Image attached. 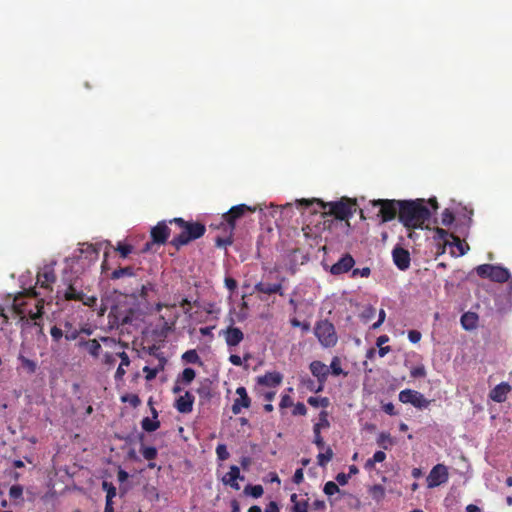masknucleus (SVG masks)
Listing matches in <instances>:
<instances>
[{"mask_svg": "<svg viewBox=\"0 0 512 512\" xmlns=\"http://www.w3.org/2000/svg\"><path fill=\"white\" fill-rule=\"evenodd\" d=\"M431 217L424 199L401 200L399 222L408 230L423 229Z\"/></svg>", "mask_w": 512, "mask_h": 512, "instance_id": "nucleus-1", "label": "nucleus"}, {"mask_svg": "<svg viewBox=\"0 0 512 512\" xmlns=\"http://www.w3.org/2000/svg\"><path fill=\"white\" fill-rule=\"evenodd\" d=\"M300 206L309 207L312 205H317L318 208L323 210L324 215L333 216L337 220H347L349 219L355 212L357 208L356 200H352L349 198H341L339 201L335 202H327L320 199H301L299 200Z\"/></svg>", "mask_w": 512, "mask_h": 512, "instance_id": "nucleus-2", "label": "nucleus"}, {"mask_svg": "<svg viewBox=\"0 0 512 512\" xmlns=\"http://www.w3.org/2000/svg\"><path fill=\"white\" fill-rule=\"evenodd\" d=\"M168 223L171 225L175 224L179 229V233L170 241V245L176 250H180L181 247L201 238L206 232V227L203 223L186 221L181 217L170 219Z\"/></svg>", "mask_w": 512, "mask_h": 512, "instance_id": "nucleus-3", "label": "nucleus"}, {"mask_svg": "<svg viewBox=\"0 0 512 512\" xmlns=\"http://www.w3.org/2000/svg\"><path fill=\"white\" fill-rule=\"evenodd\" d=\"M26 294L29 296L30 300L34 301L35 310H33V309L28 310L26 308V306L28 305V302L22 301V297H23L22 294H19L18 296H16L14 298L13 305H12L13 310L21 318H24L27 315V316H29L30 319L36 321L37 319L41 318L43 315L44 301L42 299L41 300L35 299L37 294L34 289H29L26 292Z\"/></svg>", "mask_w": 512, "mask_h": 512, "instance_id": "nucleus-4", "label": "nucleus"}, {"mask_svg": "<svg viewBox=\"0 0 512 512\" xmlns=\"http://www.w3.org/2000/svg\"><path fill=\"white\" fill-rule=\"evenodd\" d=\"M314 335L324 348H332L338 342L335 326L327 319H322L315 323Z\"/></svg>", "mask_w": 512, "mask_h": 512, "instance_id": "nucleus-5", "label": "nucleus"}, {"mask_svg": "<svg viewBox=\"0 0 512 512\" xmlns=\"http://www.w3.org/2000/svg\"><path fill=\"white\" fill-rule=\"evenodd\" d=\"M477 275L481 278H487L491 281L504 283L511 278L507 268L492 264H482L476 267Z\"/></svg>", "mask_w": 512, "mask_h": 512, "instance_id": "nucleus-6", "label": "nucleus"}, {"mask_svg": "<svg viewBox=\"0 0 512 512\" xmlns=\"http://www.w3.org/2000/svg\"><path fill=\"white\" fill-rule=\"evenodd\" d=\"M372 206L378 207V216L382 222H389L399 217L401 200L378 199L371 201Z\"/></svg>", "mask_w": 512, "mask_h": 512, "instance_id": "nucleus-7", "label": "nucleus"}, {"mask_svg": "<svg viewBox=\"0 0 512 512\" xmlns=\"http://www.w3.org/2000/svg\"><path fill=\"white\" fill-rule=\"evenodd\" d=\"M255 210L256 208L254 207L246 204H239L231 207L228 212L224 213L222 219L228 225L230 233H232L235 229L237 220L244 217L247 213L255 212Z\"/></svg>", "mask_w": 512, "mask_h": 512, "instance_id": "nucleus-8", "label": "nucleus"}, {"mask_svg": "<svg viewBox=\"0 0 512 512\" xmlns=\"http://www.w3.org/2000/svg\"><path fill=\"white\" fill-rule=\"evenodd\" d=\"M399 401L404 404L409 403L418 409H426L431 403L422 393L412 389L402 390L399 393Z\"/></svg>", "mask_w": 512, "mask_h": 512, "instance_id": "nucleus-9", "label": "nucleus"}, {"mask_svg": "<svg viewBox=\"0 0 512 512\" xmlns=\"http://www.w3.org/2000/svg\"><path fill=\"white\" fill-rule=\"evenodd\" d=\"M311 374L317 378L318 387H309L311 391L319 393L324 389V385L329 376V367L319 360L312 361L309 365Z\"/></svg>", "mask_w": 512, "mask_h": 512, "instance_id": "nucleus-10", "label": "nucleus"}, {"mask_svg": "<svg viewBox=\"0 0 512 512\" xmlns=\"http://www.w3.org/2000/svg\"><path fill=\"white\" fill-rule=\"evenodd\" d=\"M448 468L444 464L435 465L429 472L426 481L429 488H434L448 481Z\"/></svg>", "mask_w": 512, "mask_h": 512, "instance_id": "nucleus-11", "label": "nucleus"}, {"mask_svg": "<svg viewBox=\"0 0 512 512\" xmlns=\"http://www.w3.org/2000/svg\"><path fill=\"white\" fill-rule=\"evenodd\" d=\"M64 299L67 301H80L84 305L92 306L96 302V297L86 296L83 291L76 288V282H70L64 291Z\"/></svg>", "mask_w": 512, "mask_h": 512, "instance_id": "nucleus-12", "label": "nucleus"}, {"mask_svg": "<svg viewBox=\"0 0 512 512\" xmlns=\"http://www.w3.org/2000/svg\"><path fill=\"white\" fill-rule=\"evenodd\" d=\"M56 281V274L54 270V265L49 264L45 265L38 273H37V284L40 287L45 289L52 290V284Z\"/></svg>", "mask_w": 512, "mask_h": 512, "instance_id": "nucleus-13", "label": "nucleus"}, {"mask_svg": "<svg viewBox=\"0 0 512 512\" xmlns=\"http://www.w3.org/2000/svg\"><path fill=\"white\" fill-rule=\"evenodd\" d=\"M171 229L168 227V222L160 221L151 229L152 243L163 245L167 242L170 236Z\"/></svg>", "mask_w": 512, "mask_h": 512, "instance_id": "nucleus-14", "label": "nucleus"}, {"mask_svg": "<svg viewBox=\"0 0 512 512\" xmlns=\"http://www.w3.org/2000/svg\"><path fill=\"white\" fill-rule=\"evenodd\" d=\"M392 258L396 267L401 271H406L410 267V253L407 249L397 245L392 250Z\"/></svg>", "mask_w": 512, "mask_h": 512, "instance_id": "nucleus-15", "label": "nucleus"}, {"mask_svg": "<svg viewBox=\"0 0 512 512\" xmlns=\"http://www.w3.org/2000/svg\"><path fill=\"white\" fill-rule=\"evenodd\" d=\"M221 334L223 335L229 348L238 346L244 339V333L242 330L233 325L227 327L225 330H222Z\"/></svg>", "mask_w": 512, "mask_h": 512, "instance_id": "nucleus-16", "label": "nucleus"}, {"mask_svg": "<svg viewBox=\"0 0 512 512\" xmlns=\"http://www.w3.org/2000/svg\"><path fill=\"white\" fill-rule=\"evenodd\" d=\"M113 315L114 321L113 324L119 326H125L127 324H132L135 320L136 311L134 309L120 310L115 309L112 310L109 317Z\"/></svg>", "mask_w": 512, "mask_h": 512, "instance_id": "nucleus-17", "label": "nucleus"}, {"mask_svg": "<svg viewBox=\"0 0 512 512\" xmlns=\"http://www.w3.org/2000/svg\"><path fill=\"white\" fill-rule=\"evenodd\" d=\"M236 394L238 398L234 400L232 404L231 410L234 415H238L242 408H249L251 406V399L248 396L247 390L245 387L241 386L236 389Z\"/></svg>", "mask_w": 512, "mask_h": 512, "instance_id": "nucleus-18", "label": "nucleus"}, {"mask_svg": "<svg viewBox=\"0 0 512 512\" xmlns=\"http://www.w3.org/2000/svg\"><path fill=\"white\" fill-rule=\"evenodd\" d=\"M354 264V258L349 253H346L331 266L330 272L333 275L347 273L353 268Z\"/></svg>", "mask_w": 512, "mask_h": 512, "instance_id": "nucleus-19", "label": "nucleus"}, {"mask_svg": "<svg viewBox=\"0 0 512 512\" xmlns=\"http://www.w3.org/2000/svg\"><path fill=\"white\" fill-rule=\"evenodd\" d=\"M194 401V395L190 391H185L184 395L175 400L174 407L178 412L188 414L193 410Z\"/></svg>", "mask_w": 512, "mask_h": 512, "instance_id": "nucleus-20", "label": "nucleus"}, {"mask_svg": "<svg viewBox=\"0 0 512 512\" xmlns=\"http://www.w3.org/2000/svg\"><path fill=\"white\" fill-rule=\"evenodd\" d=\"M237 480H242L243 481L244 480V476H242L240 474V469H239L238 466L232 465L230 467L229 472H227L223 476L222 482H223L224 485H228L231 488H233L234 490H239L240 486H239Z\"/></svg>", "mask_w": 512, "mask_h": 512, "instance_id": "nucleus-21", "label": "nucleus"}, {"mask_svg": "<svg viewBox=\"0 0 512 512\" xmlns=\"http://www.w3.org/2000/svg\"><path fill=\"white\" fill-rule=\"evenodd\" d=\"M511 391V386L507 382H501L496 385L489 393V397L497 403L506 401L508 393Z\"/></svg>", "mask_w": 512, "mask_h": 512, "instance_id": "nucleus-22", "label": "nucleus"}, {"mask_svg": "<svg viewBox=\"0 0 512 512\" xmlns=\"http://www.w3.org/2000/svg\"><path fill=\"white\" fill-rule=\"evenodd\" d=\"M285 278L283 277L281 281H284ZM255 291L267 295L272 294H279L280 296L284 295L283 289H282V282L279 283H265V282H259L254 287Z\"/></svg>", "mask_w": 512, "mask_h": 512, "instance_id": "nucleus-23", "label": "nucleus"}, {"mask_svg": "<svg viewBox=\"0 0 512 512\" xmlns=\"http://www.w3.org/2000/svg\"><path fill=\"white\" fill-rule=\"evenodd\" d=\"M283 376L279 372H267L263 376L258 377V384L276 387L281 384Z\"/></svg>", "mask_w": 512, "mask_h": 512, "instance_id": "nucleus-24", "label": "nucleus"}, {"mask_svg": "<svg viewBox=\"0 0 512 512\" xmlns=\"http://www.w3.org/2000/svg\"><path fill=\"white\" fill-rule=\"evenodd\" d=\"M77 345L80 348H85L87 352L94 358H98L100 355L101 345L96 339H81Z\"/></svg>", "mask_w": 512, "mask_h": 512, "instance_id": "nucleus-25", "label": "nucleus"}, {"mask_svg": "<svg viewBox=\"0 0 512 512\" xmlns=\"http://www.w3.org/2000/svg\"><path fill=\"white\" fill-rule=\"evenodd\" d=\"M478 315L474 312H465L460 319L462 327L467 330L471 331L475 329L478 325Z\"/></svg>", "mask_w": 512, "mask_h": 512, "instance_id": "nucleus-26", "label": "nucleus"}, {"mask_svg": "<svg viewBox=\"0 0 512 512\" xmlns=\"http://www.w3.org/2000/svg\"><path fill=\"white\" fill-rule=\"evenodd\" d=\"M196 377V372L193 368H185L181 374L177 376L178 383H182L183 386L189 385Z\"/></svg>", "mask_w": 512, "mask_h": 512, "instance_id": "nucleus-27", "label": "nucleus"}, {"mask_svg": "<svg viewBox=\"0 0 512 512\" xmlns=\"http://www.w3.org/2000/svg\"><path fill=\"white\" fill-rule=\"evenodd\" d=\"M197 394L201 399L209 400L212 398V388H211V382L206 379L203 382H201L200 386L196 390Z\"/></svg>", "mask_w": 512, "mask_h": 512, "instance_id": "nucleus-28", "label": "nucleus"}, {"mask_svg": "<svg viewBox=\"0 0 512 512\" xmlns=\"http://www.w3.org/2000/svg\"><path fill=\"white\" fill-rule=\"evenodd\" d=\"M124 276H127V277L135 276V269L132 266L120 267L118 269H115L111 273L110 278L112 280H116V279H120Z\"/></svg>", "mask_w": 512, "mask_h": 512, "instance_id": "nucleus-29", "label": "nucleus"}, {"mask_svg": "<svg viewBox=\"0 0 512 512\" xmlns=\"http://www.w3.org/2000/svg\"><path fill=\"white\" fill-rule=\"evenodd\" d=\"M328 367H329V373H331L333 376H339V375L347 376V374H348L341 368V360L337 356L332 358L330 366H328Z\"/></svg>", "mask_w": 512, "mask_h": 512, "instance_id": "nucleus-30", "label": "nucleus"}, {"mask_svg": "<svg viewBox=\"0 0 512 512\" xmlns=\"http://www.w3.org/2000/svg\"><path fill=\"white\" fill-rule=\"evenodd\" d=\"M18 360L21 363L22 368L29 374H33L36 372L37 363L33 360L26 358L24 355L19 354Z\"/></svg>", "mask_w": 512, "mask_h": 512, "instance_id": "nucleus-31", "label": "nucleus"}, {"mask_svg": "<svg viewBox=\"0 0 512 512\" xmlns=\"http://www.w3.org/2000/svg\"><path fill=\"white\" fill-rule=\"evenodd\" d=\"M450 238L452 239V242H449L448 245H453L458 249L459 253L457 254V256H463L469 249L468 244L462 241L458 236L454 234H451Z\"/></svg>", "mask_w": 512, "mask_h": 512, "instance_id": "nucleus-32", "label": "nucleus"}, {"mask_svg": "<svg viewBox=\"0 0 512 512\" xmlns=\"http://www.w3.org/2000/svg\"><path fill=\"white\" fill-rule=\"evenodd\" d=\"M81 331L74 328L72 323L70 322H65L64 324V336H65V339L68 340V341H72V340H75L79 337Z\"/></svg>", "mask_w": 512, "mask_h": 512, "instance_id": "nucleus-33", "label": "nucleus"}, {"mask_svg": "<svg viewBox=\"0 0 512 512\" xmlns=\"http://www.w3.org/2000/svg\"><path fill=\"white\" fill-rule=\"evenodd\" d=\"M182 360L190 364H202L201 358L195 349H190L184 352L182 355Z\"/></svg>", "mask_w": 512, "mask_h": 512, "instance_id": "nucleus-34", "label": "nucleus"}, {"mask_svg": "<svg viewBox=\"0 0 512 512\" xmlns=\"http://www.w3.org/2000/svg\"><path fill=\"white\" fill-rule=\"evenodd\" d=\"M263 493H264V489H263L262 485H260V484H258V485L248 484L244 488V494L249 495L253 498H259L263 495Z\"/></svg>", "mask_w": 512, "mask_h": 512, "instance_id": "nucleus-35", "label": "nucleus"}, {"mask_svg": "<svg viewBox=\"0 0 512 512\" xmlns=\"http://www.w3.org/2000/svg\"><path fill=\"white\" fill-rule=\"evenodd\" d=\"M377 444L387 450L394 444V440L389 433L382 432L377 437Z\"/></svg>", "mask_w": 512, "mask_h": 512, "instance_id": "nucleus-36", "label": "nucleus"}, {"mask_svg": "<svg viewBox=\"0 0 512 512\" xmlns=\"http://www.w3.org/2000/svg\"><path fill=\"white\" fill-rule=\"evenodd\" d=\"M141 426L146 432H154L160 427V422L158 420H151L149 417H145L141 422Z\"/></svg>", "mask_w": 512, "mask_h": 512, "instance_id": "nucleus-37", "label": "nucleus"}, {"mask_svg": "<svg viewBox=\"0 0 512 512\" xmlns=\"http://www.w3.org/2000/svg\"><path fill=\"white\" fill-rule=\"evenodd\" d=\"M308 404L311 405L312 407H323V408H326L329 406L330 404V401L327 397H309L308 400H307Z\"/></svg>", "mask_w": 512, "mask_h": 512, "instance_id": "nucleus-38", "label": "nucleus"}, {"mask_svg": "<svg viewBox=\"0 0 512 512\" xmlns=\"http://www.w3.org/2000/svg\"><path fill=\"white\" fill-rule=\"evenodd\" d=\"M333 455H334V453H333L332 449L330 447H328L327 450L325 451V453L318 454V456H317L318 465L321 467L326 466V464L332 460Z\"/></svg>", "mask_w": 512, "mask_h": 512, "instance_id": "nucleus-39", "label": "nucleus"}, {"mask_svg": "<svg viewBox=\"0 0 512 512\" xmlns=\"http://www.w3.org/2000/svg\"><path fill=\"white\" fill-rule=\"evenodd\" d=\"M370 494L374 500L379 502L385 497V489L382 485L376 484L370 488Z\"/></svg>", "mask_w": 512, "mask_h": 512, "instance_id": "nucleus-40", "label": "nucleus"}, {"mask_svg": "<svg viewBox=\"0 0 512 512\" xmlns=\"http://www.w3.org/2000/svg\"><path fill=\"white\" fill-rule=\"evenodd\" d=\"M102 489L106 492V500L111 501L117 494L116 487L108 481L102 482Z\"/></svg>", "mask_w": 512, "mask_h": 512, "instance_id": "nucleus-41", "label": "nucleus"}, {"mask_svg": "<svg viewBox=\"0 0 512 512\" xmlns=\"http://www.w3.org/2000/svg\"><path fill=\"white\" fill-rule=\"evenodd\" d=\"M313 427H318V430L327 429L330 427V422L328 420V412L323 410L319 413V420L314 424Z\"/></svg>", "mask_w": 512, "mask_h": 512, "instance_id": "nucleus-42", "label": "nucleus"}, {"mask_svg": "<svg viewBox=\"0 0 512 512\" xmlns=\"http://www.w3.org/2000/svg\"><path fill=\"white\" fill-rule=\"evenodd\" d=\"M115 250L119 252L121 258H127L133 251V246L127 243L118 242Z\"/></svg>", "mask_w": 512, "mask_h": 512, "instance_id": "nucleus-43", "label": "nucleus"}, {"mask_svg": "<svg viewBox=\"0 0 512 512\" xmlns=\"http://www.w3.org/2000/svg\"><path fill=\"white\" fill-rule=\"evenodd\" d=\"M164 368V364L161 363L159 367L151 368L149 366H145L143 368V372L146 374L145 378L147 381H151L156 378L158 372Z\"/></svg>", "mask_w": 512, "mask_h": 512, "instance_id": "nucleus-44", "label": "nucleus"}, {"mask_svg": "<svg viewBox=\"0 0 512 512\" xmlns=\"http://www.w3.org/2000/svg\"><path fill=\"white\" fill-rule=\"evenodd\" d=\"M141 453H142V456L148 460V461H152L154 460L156 457H157V449L155 447H152V446H149V447H142L141 449Z\"/></svg>", "mask_w": 512, "mask_h": 512, "instance_id": "nucleus-45", "label": "nucleus"}, {"mask_svg": "<svg viewBox=\"0 0 512 512\" xmlns=\"http://www.w3.org/2000/svg\"><path fill=\"white\" fill-rule=\"evenodd\" d=\"M454 219L455 217L453 212L448 208H446L441 214V223L444 226H450L454 222Z\"/></svg>", "mask_w": 512, "mask_h": 512, "instance_id": "nucleus-46", "label": "nucleus"}, {"mask_svg": "<svg viewBox=\"0 0 512 512\" xmlns=\"http://www.w3.org/2000/svg\"><path fill=\"white\" fill-rule=\"evenodd\" d=\"M216 454L219 460H227L230 456L225 444H218L216 447Z\"/></svg>", "mask_w": 512, "mask_h": 512, "instance_id": "nucleus-47", "label": "nucleus"}, {"mask_svg": "<svg viewBox=\"0 0 512 512\" xmlns=\"http://www.w3.org/2000/svg\"><path fill=\"white\" fill-rule=\"evenodd\" d=\"M324 493L328 496H332L334 495L335 493H338L339 492V487L338 485L333 482V481H328L325 485H324V489H323Z\"/></svg>", "mask_w": 512, "mask_h": 512, "instance_id": "nucleus-48", "label": "nucleus"}, {"mask_svg": "<svg viewBox=\"0 0 512 512\" xmlns=\"http://www.w3.org/2000/svg\"><path fill=\"white\" fill-rule=\"evenodd\" d=\"M313 434H314V444L318 447V449H323L325 442L323 437L321 436V431L318 430V427H313Z\"/></svg>", "mask_w": 512, "mask_h": 512, "instance_id": "nucleus-49", "label": "nucleus"}, {"mask_svg": "<svg viewBox=\"0 0 512 512\" xmlns=\"http://www.w3.org/2000/svg\"><path fill=\"white\" fill-rule=\"evenodd\" d=\"M155 290V285L148 282L147 284H144L141 286V289H140V292H139V297L142 299V300H147V297H148V292L149 291H154Z\"/></svg>", "mask_w": 512, "mask_h": 512, "instance_id": "nucleus-50", "label": "nucleus"}, {"mask_svg": "<svg viewBox=\"0 0 512 512\" xmlns=\"http://www.w3.org/2000/svg\"><path fill=\"white\" fill-rule=\"evenodd\" d=\"M410 375L413 378H423L426 376V369L424 365L415 366L411 369Z\"/></svg>", "mask_w": 512, "mask_h": 512, "instance_id": "nucleus-51", "label": "nucleus"}, {"mask_svg": "<svg viewBox=\"0 0 512 512\" xmlns=\"http://www.w3.org/2000/svg\"><path fill=\"white\" fill-rule=\"evenodd\" d=\"M23 495V487L21 485H13L9 490V496L12 499L22 498Z\"/></svg>", "mask_w": 512, "mask_h": 512, "instance_id": "nucleus-52", "label": "nucleus"}, {"mask_svg": "<svg viewBox=\"0 0 512 512\" xmlns=\"http://www.w3.org/2000/svg\"><path fill=\"white\" fill-rule=\"evenodd\" d=\"M435 234H436V236H437V238H438L439 240H442V241L444 242V244H445V245L449 244L448 238H450V235H451L452 233H449L448 231H446V230H445V229H443V228H439V227H437V228L435 229Z\"/></svg>", "mask_w": 512, "mask_h": 512, "instance_id": "nucleus-53", "label": "nucleus"}, {"mask_svg": "<svg viewBox=\"0 0 512 512\" xmlns=\"http://www.w3.org/2000/svg\"><path fill=\"white\" fill-rule=\"evenodd\" d=\"M308 500L302 499L292 506V512H308Z\"/></svg>", "mask_w": 512, "mask_h": 512, "instance_id": "nucleus-54", "label": "nucleus"}, {"mask_svg": "<svg viewBox=\"0 0 512 512\" xmlns=\"http://www.w3.org/2000/svg\"><path fill=\"white\" fill-rule=\"evenodd\" d=\"M50 335H51L53 341L59 342L64 335V331L57 326H53L50 329Z\"/></svg>", "mask_w": 512, "mask_h": 512, "instance_id": "nucleus-55", "label": "nucleus"}, {"mask_svg": "<svg viewBox=\"0 0 512 512\" xmlns=\"http://www.w3.org/2000/svg\"><path fill=\"white\" fill-rule=\"evenodd\" d=\"M306 413H307V408L304 403L298 402L294 405V408L292 411V414L294 416H298V415L304 416V415H306Z\"/></svg>", "mask_w": 512, "mask_h": 512, "instance_id": "nucleus-56", "label": "nucleus"}, {"mask_svg": "<svg viewBox=\"0 0 512 512\" xmlns=\"http://www.w3.org/2000/svg\"><path fill=\"white\" fill-rule=\"evenodd\" d=\"M290 323L293 327H299L303 332H308L310 330V324L308 322H301L297 318H292Z\"/></svg>", "mask_w": 512, "mask_h": 512, "instance_id": "nucleus-57", "label": "nucleus"}, {"mask_svg": "<svg viewBox=\"0 0 512 512\" xmlns=\"http://www.w3.org/2000/svg\"><path fill=\"white\" fill-rule=\"evenodd\" d=\"M232 233H230V235L228 237H217L216 240H215V243H216V246L217 247H227L229 245L232 244L233 240H232Z\"/></svg>", "mask_w": 512, "mask_h": 512, "instance_id": "nucleus-58", "label": "nucleus"}, {"mask_svg": "<svg viewBox=\"0 0 512 512\" xmlns=\"http://www.w3.org/2000/svg\"><path fill=\"white\" fill-rule=\"evenodd\" d=\"M224 283H225V286L226 288L230 291V293H234L235 290L237 289V281L232 278V277H225L224 279Z\"/></svg>", "mask_w": 512, "mask_h": 512, "instance_id": "nucleus-59", "label": "nucleus"}, {"mask_svg": "<svg viewBox=\"0 0 512 512\" xmlns=\"http://www.w3.org/2000/svg\"><path fill=\"white\" fill-rule=\"evenodd\" d=\"M421 333L417 330H410L408 331V339L411 343H418L421 340Z\"/></svg>", "mask_w": 512, "mask_h": 512, "instance_id": "nucleus-60", "label": "nucleus"}, {"mask_svg": "<svg viewBox=\"0 0 512 512\" xmlns=\"http://www.w3.org/2000/svg\"><path fill=\"white\" fill-rule=\"evenodd\" d=\"M371 271L370 268L364 267L362 269L356 268L352 271V277H356L360 275L361 277H368L370 275Z\"/></svg>", "mask_w": 512, "mask_h": 512, "instance_id": "nucleus-61", "label": "nucleus"}, {"mask_svg": "<svg viewBox=\"0 0 512 512\" xmlns=\"http://www.w3.org/2000/svg\"><path fill=\"white\" fill-rule=\"evenodd\" d=\"M292 405H293V400L289 395L285 394V395L281 396V400H280V404H279L280 408H287Z\"/></svg>", "mask_w": 512, "mask_h": 512, "instance_id": "nucleus-62", "label": "nucleus"}, {"mask_svg": "<svg viewBox=\"0 0 512 512\" xmlns=\"http://www.w3.org/2000/svg\"><path fill=\"white\" fill-rule=\"evenodd\" d=\"M116 356L120 358V360H121L120 365L121 366L128 367L130 365V358H129V356H128V354L126 352H124V351L117 352Z\"/></svg>", "mask_w": 512, "mask_h": 512, "instance_id": "nucleus-63", "label": "nucleus"}, {"mask_svg": "<svg viewBox=\"0 0 512 512\" xmlns=\"http://www.w3.org/2000/svg\"><path fill=\"white\" fill-rule=\"evenodd\" d=\"M304 480V472H303V468H298L296 469L295 473H294V476H293V482L295 484H301Z\"/></svg>", "mask_w": 512, "mask_h": 512, "instance_id": "nucleus-64", "label": "nucleus"}]
</instances>
